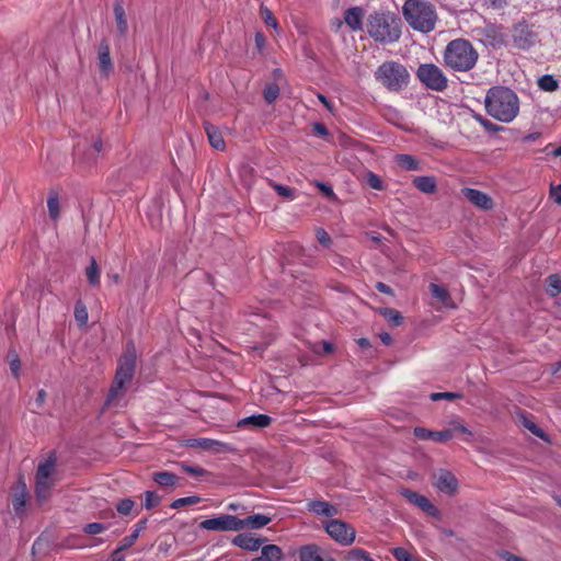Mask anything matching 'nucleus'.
<instances>
[{"label": "nucleus", "instance_id": "nucleus-17", "mask_svg": "<svg viewBox=\"0 0 561 561\" xmlns=\"http://www.w3.org/2000/svg\"><path fill=\"white\" fill-rule=\"evenodd\" d=\"M364 9L362 7H352L344 12V23L353 32L364 28Z\"/></svg>", "mask_w": 561, "mask_h": 561}, {"label": "nucleus", "instance_id": "nucleus-59", "mask_svg": "<svg viewBox=\"0 0 561 561\" xmlns=\"http://www.w3.org/2000/svg\"><path fill=\"white\" fill-rule=\"evenodd\" d=\"M255 45L259 50H262L265 45V36L262 33L255 34Z\"/></svg>", "mask_w": 561, "mask_h": 561}, {"label": "nucleus", "instance_id": "nucleus-30", "mask_svg": "<svg viewBox=\"0 0 561 561\" xmlns=\"http://www.w3.org/2000/svg\"><path fill=\"white\" fill-rule=\"evenodd\" d=\"M299 560L300 561H323L324 559L321 557L319 549L317 546H305L299 550Z\"/></svg>", "mask_w": 561, "mask_h": 561}, {"label": "nucleus", "instance_id": "nucleus-9", "mask_svg": "<svg viewBox=\"0 0 561 561\" xmlns=\"http://www.w3.org/2000/svg\"><path fill=\"white\" fill-rule=\"evenodd\" d=\"M199 528L213 531H240L242 530V524L241 518L229 514H222L204 519L199 523Z\"/></svg>", "mask_w": 561, "mask_h": 561}, {"label": "nucleus", "instance_id": "nucleus-20", "mask_svg": "<svg viewBox=\"0 0 561 561\" xmlns=\"http://www.w3.org/2000/svg\"><path fill=\"white\" fill-rule=\"evenodd\" d=\"M263 542H264L263 539L255 538L248 534H239L238 536H236L232 539V543L234 546L240 547L244 550H249V551L259 550L262 547Z\"/></svg>", "mask_w": 561, "mask_h": 561}, {"label": "nucleus", "instance_id": "nucleus-42", "mask_svg": "<svg viewBox=\"0 0 561 561\" xmlns=\"http://www.w3.org/2000/svg\"><path fill=\"white\" fill-rule=\"evenodd\" d=\"M366 182L374 190L381 191V190L385 188V185H383V182H382L381 178L379 175H377L376 173H374V172L369 171L366 174Z\"/></svg>", "mask_w": 561, "mask_h": 561}, {"label": "nucleus", "instance_id": "nucleus-61", "mask_svg": "<svg viewBox=\"0 0 561 561\" xmlns=\"http://www.w3.org/2000/svg\"><path fill=\"white\" fill-rule=\"evenodd\" d=\"M490 5L494 9H502L506 5L505 0H489Z\"/></svg>", "mask_w": 561, "mask_h": 561}, {"label": "nucleus", "instance_id": "nucleus-27", "mask_svg": "<svg viewBox=\"0 0 561 561\" xmlns=\"http://www.w3.org/2000/svg\"><path fill=\"white\" fill-rule=\"evenodd\" d=\"M271 522V517L263 514H254L241 519L242 530L245 528L260 529Z\"/></svg>", "mask_w": 561, "mask_h": 561}, {"label": "nucleus", "instance_id": "nucleus-49", "mask_svg": "<svg viewBox=\"0 0 561 561\" xmlns=\"http://www.w3.org/2000/svg\"><path fill=\"white\" fill-rule=\"evenodd\" d=\"M261 15L267 25L277 28V20L275 19L270 9H267L266 7H261Z\"/></svg>", "mask_w": 561, "mask_h": 561}, {"label": "nucleus", "instance_id": "nucleus-21", "mask_svg": "<svg viewBox=\"0 0 561 561\" xmlns=\"http://www.w3.org/2000/svg\"><path fill=\"white\" fill-rule=\"evenodd\" d=\"M99 67L103 76H108L113 70V62L110 56V46L103 41L99 47Z\"/></svg>", "mask_w": 561, "mask_h": 561}, {"label": "nucleus", "instance_id": "nucleus-40", "mask_svg": "<svg viewBox=\"0 0 561 561\" xmlns=\"http://www.w3.org/2000/svg\"><path fill=\"white\" fill-rule=\"evenodd\" d=\"M538 85L541 90L552 92L558 89V81L550 75H545L538 80Z\"/></svg>", "mask_w": 561, "mask_h": 561}, {"label": "nucleus", "instance_id": "nucleus-7", "mask_svg": "<svg viewBox=\"0 0 561 561\" xmlns=\"http://www.w3.org/2000/svg\"><path fill=\"white\" fill-rule=\"evenodd\" d=\"M56 459L48 457L39 462L35 477V492L38 501H45L55 484Z\"/></svg>", "mask_w": 561, "mask_h": 561}, {"label": "nucleus", "instance_id": "nucleus-35", "mask_svg": "<svg viewBox=\"0 0 561 561\" xmlns=\"http://www.w3.org/2000/svg\"><path fill=\"white\" fill-rule=\"evenodd\" d=\"M47 208H48L49 217L56 221L60 215V203H59V197L56 193L49 194L48 199H47Z\"/></svg>", "mask_w": 561, "mask_h": 561}, {"label": "nucleus", "instance_id": "nucleus-23", "mask_svg": "<svg viewBox=\"0 0 561 561\" xmlns=\"http://www.w3.org/2000/svg\"><path fill=\"white\" fill-rule=\"evenodd\" d=\"M261 548V554L251 561H279L283 558V551L276 545H265Z\"/></svg>", "mask_w": 561, "mask_h": 561}, {"label": "nucleus", "instance_id": "nucleus-18", "mask_svg": "<svg viewBox=\"0 0 561 561\" xmlns=\"http://www.w3.org/2000/svg\"><path fill=\"white\" fill-rule=\"evenodd\" d=\"M413 433L417 438L423 439V440L433 439L435 442L445 443L453 438L451 430L435 432V431H430L424 427H415Z\"/></svg>", "mask_w": 561, "mask_h": 561}, {"label": "nucleus", "instance_id": "nucleus-64", "mask_svg": "<svg viewBox=\"0 0 561 561\" xmlns=\"http://www.w3.org/2000/svg\"><path fill=\"white\" fill-rule=\"evenodd\" d=\"M185 470L192 474L201 476L203 474L204 470L198 467H186Z\"/></svg>", "mask_w": 561, "mask_h": 561}, {"label": "nucleus", "instance_id": "nucleus-58", "mask_svg": "<svg viewBox=\"0 0 561 561\" xmlns=\"http://www.w3.org/2000/svg\"><path fill=\"white\" fill-rule=\"evenodd\" d=\"M313 130H314V133H317L320 136H327L328 135L327 127L323 124H321V123H316L313 125Z\"/></svg>", "mask_w": 561, "mask_h": 561}, {"label": "nucleus", "instance_id": "nucleus-38", "mask_svg": "<svg viewBox=\"0 0 561 561\" xmlns=\"http://www.w3.org/2000/svg\"><path fill=\"white\" fill-rule=\"evenodd\" d=\"M430 289H431L432 295L436 299L442 301L444 305L448 306V300H449L450 296H449L448 290L444 286H440L437 284H431Z\"/></svg>", "mask_w": 561, "mask_h": 561}, {"label": "nucleus", "instance_id": "nucleus-13", "mask_svg": "<svg viewBox=\"0 0 561 561\" xmlns=\"http://www.w3.org/2000/svg\"><path fill=\"white\" fill-rule=\"evenodd\" d=\"M400 494L411 504L419 507L423 512L427 513L431 516H438V510L431 503V501L415 491L409 489H402Z\"/></svg>", "mask_w": 561, "mask_h": 561}, {"label": "nucleus", "instance_id": "nucleus-54", "mask_svg": "<svg viewBox=\"0 0 561 561\" xmlns=\"http://www.w3.org/2000/svg\"><path fill=\"white\" fill-rule=\"evenodd\" d=\"M524 426L529 430L534 435L543 437V432L533 421L524 420Z\"/></svg>", "mask_w": 561, "mask_h": 561}, {"label": "nucleus", "instance_id": "nucleus-32", "mask_svg": "<svg viewBox=\"0 0 561 561\" xmlns=\"http://www.w3.org/2000/svg\"><path fill=\"white\" fill-rule=\"evenodd\" d=\"M396 161L401 168L405 170L416 171L420 169L419 161L411 154H397Z\"/></svg>", "mask_w": 561, "mask_h": 561}, {"label": "nucleus", "instance_id": "nucleus-56", "mask_svg": "<svg viewBox=\"0 0 561 561\" xmlns=\"http://www.w3.org/2000/svg\"><path fill=\"white\" fill-rule=\"evenodd\" d=\"M20 368H21L20 359L18 357L11 359L10 369L15 377L19 376Z\"/></svg>", "mask_w": 561, "mask_h": 561}, {"label": "nucleus", "instance_id": "nucleus-5", "mask_svg": "<svg viewBox=\"0 0 561 561\" xmlns=\"http://www.w3.org/2000/svg\"><path fill=\"white\" fill-rule=\"evenodd\" d=\"M375 79L388 91L400 92L408 87L410 73L404 65L389 60L376 69Z\"/></svg>", "mask_w": 561, "mask_h": 561}, {"label": "nucleus", "instance_id": "nucleus-53", "mask_svg": "<svg viewBox=\"0 0 561 561\" xmlns=\"http://www.w3.org/2000/svg\"><path fill=\"white\" fill-rule=\"evenodd\" d=\"M458 398H461V394L456 392H434L431 394V399L433 401H438L442 399L454 400Z\"/></svg>", "mask_w": 561, "mask_h": 561}, {"label": "nucleus", "instance_id": "nucleus-39", "mask_svg": "<svg viewBox=\"0 0 561 561\" xmlns=\"http://www.w3.org/2000/svg\"><path fill=\"white\" fill-rule=\"evenodd\" d=\"M103 151V142L101 139H95L88 151L84 153L87 156V162H94L99 154Z\"/></svg>", "mask_w": 561, "mask_h": 561}, {"label": "nucleus", "instance_id": "nucleus-45", "mask_svg": "<svg viewBox=\"0 0 561 561\" xmlns=\"http://www.w3.org/2000/svg\"><path fill=\"white\" fill-rule=\"evenodd\" d=\"M107 529V526L102 523H90L83 527V531L88 535H98Z\"/></svg>", "mask_w": 561, "mask_h": 561}, {"label": "nucleus", "instance_id": "nucleus-25", "mask_svg": "<svg viewBox=\"0 0 561 561\" xmlns=\"http://www.w3.org/2000/svg\"><path fill=\"white\" fill-rule=\"evenodd\" d=\"M205 131L213 148L217 150H224L226 148L221 131L216 126L206 123Z\"/></svg>", "mask_w": 561, "mask_h": 561}, {"label": "nucleus", "instance_id": "nucleus-63", "mask_svg": "<svg viewBox=\"0 0 561 561\" xmlns=\"http://www.w3.org/2000/svg\"><path fill=\"white\" fill-rule=\"evenodd\" d=\"M318 99L330 112L333 111L331 102L323 94H318Z\"/></svg>", "mask_w": 561, "mask_h": 561}, {"label": "nucleus", "instance_id": "nucleus-47", "mask_svg": "<svg viewBox=\"0 0 561 561\" xmlns=\"http://www.w3.org/2000/svg\"><path fill=\"white\" fill-rule=\"evenodd\" d=\"M279 94V88L276 84H268L264 89V99L267 103L274 102Z\"/></svg>", "mask_w": 561, "mask_h": 561}, {"label": "nucleus", "instance_id": "nucleus-22", "mask_svg": "<svg viewBox=\"0 0 561 561\" xmlns=\"http://www.w3.org/2000/svg\"><path fill=\"white\" fill-rule=\"evenodd\" d=\"M272 423L271 416L266 414H253L247 417H243L238 422V427H255V428H264L270 426Z\"/></svg>", "mask_w": 561, "mask_h": 561}, {"label": "nucleus", "instance_id": "nucleus-57", "mask_svg": "<svg viewBox=\"0 0 561 561\" xmlns=\"http://www.w3.org/2000/svg\"><path fill=\"white\" fill-rule=\"evenodd\" d=\"M376 288L378 289V291L382 293V294H387V295H393V291L392 289L390 288V286H388L387 284L382 283V282H378L376 284Z\"/></svg>", "mask_w": 561, "mask_h": 561}, {"label": "nucleus", "instance_id": "nucleus-28", "mask_svg": "<svg viewBox=\"0 0 561 561\" xmlns=\"http://www.w3.org/2000/svg\"><path fill=\"white\" fill-rule=\"evenodd\" d=\"M114 15H115V23L117 32L121 36H125L128 31V23L126 19V13L121 3H116L114 5Z\"/></svg>", "mask_w": 561, "mask_h": 561}, {"label": "nucleus", "instance_id": "nucleus-3", "mask_svg": "<svg viewBox=\"0 0 561 561\" xmlns=\"http://www.w3.org/2000/svg\"><path fill=\"white\" fill-rule=\"evenodd\" d=\"M402 15L414 31L421 33L432 32L437 22L435 7L427 0H405Z\"/></svg>", "mask_w": 561, "mask_h": 561}, {"label": "nucleus", "instance_id": "nucleus-19", "mask_svg": "<svg viewBox=\"0 0 561 561\" xmlns=\"http://www.w3.org/2000/svg\"><path fill=\"white\" fill-rule=\"evenodd\" d=\"M146 524H147L146 519L139 520L134 526V529H133L131 534L129 536H126L125 538H123L121 540V542L118 543L117 548L114 551V554H118L119 552H122V551L130 548L131 546H134L135 542L137 541L140 533L146 528Z\"/></svg>", "mask_w": 561, "mask_h": 561}, {"label": "nucleus", "instance_id": "nucleus-12", "mask_svg": "<svg viewBox=\"0 0 561 561\" xmlns=\"http://www.w3.org/2000/svg\"><path fill=\"white\" fill-rule=\"evenodd\" d=\"M513 43L519 49H528L538 41L537 33L530 25L520 22L514 25L512 31Z\"/></svg>", "mask_w": 561, "mask_h": 561}, {"label": "nucleus", "instance_id": "nucleus-50", "mask_svg": "<svg viewBox=\"0 0 561 561\" xmlns=\"http://www.w3.org/2000/svg\"><path fill=\"white\" fill-rule=\"evenodd\" d=\"M201 501V497L199 496H187V497H181V499H178L175 500L173 503H172V507L173 508H179V507H182L184 505H188V504H197L198 502Z\"/></svg>", "mask_w": 561, "mask_h": 561}, {"label": "nucleus", "instance_id": "nucleus-26", "mask_svg": "<svg viewBox=\"0 0 561 561\" xmlns=\"http://www.w3.org/2000/svg\"><path fill=\"white\" fill-rule=\"evenodd\" d=\"M308 508L317 515L327 517H331L337 513L336 507L325 501H312L308 504Z\"/></svg>", "mask_w": 561, "mask_h": 561}, {"label": "nucleus", "instance_id": "nucleus-43", "mask_svg": "<svg viewBox=\"0 0 561 561\" xmlns=\"http://www.w3.org/2000/svg\"><path fill=\"white\" fill-rule=\"evenodd\" d=\"M393 557L397 559V561H421L416 558H413L411 553L401 547H397L392 550Z\"/></svg>", "mask_w": 561, "mask_h": 561}, {"label": "nucleus", "instance_id": "nucleus-46", "mask_svg": "<svg viewBox=\"0 0 561 561\" xmlns=\"http://www.w3.org/2000/svg\"><path fill=\"white\" fill-rule=\"evenodd\" d=\"M135 502L131 499H124L119 501L116 505V510L122 515H127L131 512Z\"/></svg>", "mask_w": 561, "mask_h": 561}, {"label": "nucleus", "instance_id": "nucleus-51", "mask_svg": "<svg viewBox=\"0 0 561 561\" xmlns=\"http://www.w3.org/2000/svg\"><path fill=\"white\" fill-rule=\"evenodd\" d=\"M274 190L277 192L278 195L287 198V199H294L295 198V192L288 186L282 185V184H273Z\"/></svg>", "mask_w": 561, "mask_h": 561}, {"label": "nucleus", "instance_id": "nucleus-52", "mask_svg": "<svg viewBox=\"0 0 561 561\" xmlns=\"http://www.w3.org/2000/svg\"><path fill=\"white\" fill-rule=\"evenodd\" d=\"M453 430L456 432H459L466 436L465 440L469 442L470 437L472 436V432L461 422L454 421L451 423Z\"/></svg>", "mask_w": 561, "mask_h": 561}, {"label": "nucleus", "instance_id": "nucleus-55", "mask_svg": "<svg viewBox=\"0 0 561 561\" xmlns=\"http://www.w3.org/2000/svg\"><path fill=\"white\" fill-rule=\"evenodd\" d=\"M550 197L558 204L561 205V184L550 186Z\"/></svg>", "mask_w": 561, "mask_h": 561}, {"label": "nucleus", "instance_id": "nucleus-10", "mask_svg": "<svg viewBox=\"0 0 561 561\" xmlns=\"http://www.w3.org/2000/svg\"><path fill=\"white\" fill-rule=\"evenodd\" d=\"M329 536L342 546H350L356 537L355 529L341 519H331L325 523Z\"/></svg>", "mask_w": 561, "mask_h": 561}, {"label": "nucleus", "instance_id": "nucleus-29", "mask_svg": "<svg viewBox=\"0 0 561 561\" xmlns=\"http://www.w3.org/2000/svg\"><path fill=\"white\" fill-rule=\"evenodd\" d=\"M413 184L417 190L426 194H433L437 188L434 176H417L413 180Z\"/></svg>", "mask_w": 561, "mask_h": 561}, {"label": "nucleus", "instance_id": "nucleus-2", "mask_svg": "<svg viewBox=\"0 0 561 561\" xmlns=\"http://www.w3.org/2000/svg\"><path fill=\"white\" fill-rule=\"evenodd\" d=\"M486 113L502 123H511L519 113L516 93L506 87H493L485 95Z\"/></svg>", "mask_w": 561, "mask_h": 561}, {"label": "nucleus", "instance_id": "nucleus-33", "mask_svg": "<svg viewBox=\"0 0 561 561\" xmlns=\"http://www.w3.org/2000/svg\"><path fill=\"white\" fill-rule=\"evenodd\" d=\"M153 480L161 486H173L179 478L172 472L161 471L153 474Z\"/></svg>", "mask_w": 561, "mask_h": 561}, {"label": "nucleus", "instance_id": "nucleus-36", "mask_svg": "<svg viewBox=\"0 0 561 561\" xmlns=\"http://www.w3.org/2000/svg\"><path fill=\"white\" fill-rule=\"evenodd\" d=\"M379 313L392 325H400L403 321L401 313L392 308H381Z\"/></svg>", "mask_w": 561, "mask_h": 561}, {"label": "nucleus", "instance_id": "nucleus-6", "mask_svg": "<svg viewBox=\"0 0 561 561\" xmlns=\"http://www.w3.org/2000/svg\"><path fill=\"white\" fill-rule=\"evenodd\" d=\"M136 367V351L134 346L126 348L123 356L119 358L113 385L107 396V403H111L119 396L123 394L124 386L129 382L135 374Z\"/></svg>", "mask_w": 561, "mask_h": 561}, {"label": "nucleus", "instance_id": "nucleus-41", "mask_svg": "<svg viewBox=\"0 0 561 561\" xmlns=\"http://www.w3.org/2000/svg\"><path fill=\"white\" fill-rule=\"evenodd\" d=\"M75 318L79 325H85L88 322V310L82 301H77L75 306Z\"/></svg>", "mask_w": 561, "mask_h": 561}, {"label": "nucleus", "instance_id": "nucleus-34", "mask_svg": "<svg viewBox=\"0 0 561 561\" xmlns=\"http://www.w3.org/2000/svg\"><path fill=\"white\" fill-rule=\"evenodd\" d=\"M547 294L551 297H557L561 293V276L552 274L547 278Z\"/></svg>", "mask_w": 561, "mask_h": 561}, {"label": "nucleus", "instance_id": "nucleus-15", "mask_svg": "<svg viewBox=\"0 0 561 561\" xmlns=\"http://www.w3.org/2000/svg\"><path fill=\"white\" fill-rule=\"evenodd\" d=\"M462 195L469 202H471L473 205H476L477 207H479L481 209L489 210V209L493 208L492 198L488 194H485L479 190L466 187L462 190Z\"/></svg>", "mask_w": 561, "mask_h": 561}, {"label": "nucleus", "instance_id": "nucleus-31", "mask_svg": "<svg viewBox=\"0 0 561 561\" xmlns=\"http://www.w3.org/2000/svg\"><path fill=\"white\" fill-rule=\"evenodd\" d=\"M85 276L91 286L95 287L100 285L101 270L93 257L91 259L89 266L85 268Z\"/></svg>", "mask_w": 561, "mask_h": 561}, {"label": "nucleus", "instance_id": "nucleus-60", "mask_svg": "<svg viewBox=\"0 0 561 561\" xmlns=\"http://www.w3.org/2000/svg\"><path fill=\"white\" fill-rule=\"evenodd\" d=\"M45 400H46V392H45V390L41 389L37 392V397H36L35 403L39 408V407H42L44 404Z\"/></svg>", "mask_w": 561, "mask_h": 561}, {"label": "nucleus", "instance_id": "nucleus-62", "mask_svg": "<svg viewBox=\"0 0 561 561\" xmlns=\"http://www.w3.org/2000/svg\"><path fill=\"white\" fill-rule=\"evenodd\" d=\"M503 559L505 561H525L523 558L518 557V556H515V554H512L510 552H505L503 554Z\"/></svg>", "mask_w": 561, "mask_h": 561}, {"label": "nucleus", "instance_id": "nucleus-37", "mask_svg": "<svg viewBox=\"0 0 561 561\" xmlns=\"http://www.w3.org/2000/svg\"><path fill=\"white\" fill-rule=\"evenodd\" d=\"M347 561H375L370 554L360 548H354L347 552Z\"/></svg>", "mask_w": 561, "mask_h": 561}, {"label": "nucleus", "instance_id": "nucleus-11", "mask_svg": "<svg viewBox=\"0 0 561 561\" xmlns=\"http://www.w3.org/2000/svg\"><path fill=\"white\" fill-rule=\"evenodd\" d=\"M479 35L480 42L491 48H501L506 44L507 34L505 28L496 24H486L483 27L476 30Z\"/></svg>", "mask_w": 561, "mask_h": 561}, {"label": "nucleus", "instance_id": "nucleus-16", "mask_svg": "<svg viewBox=\"0 0 561 561\" xmlns=\"http://www.w3.org/2000/svg\"><path fill=\"white\" fill-rule=\"evenodd\" d=\"M434 485L440 492L451 495L457 491L458 481L451 472L442 470L438 472Z\"/></svg>", "mask_w": 561, "mask_h": 561}, {"label": "nucleus", "instance_id": "nucleus-14", "mask_svg": "<svg viewBox=\"0 0 561 561\" xmlns=\"http://www.w3.org/2000/svg\"><path fill=\"white\" fill-rule=\"evenodd\" d=\"M186 446L214 453H224L231 449L228 444L211 438H190L186 440Z\"/></svg>", "mask_w": 561, "mask_h": 561}, {"label": "nucleus", "instance_id": "nucleus-48", "mask_svg": "<svg viewBox=\"0 0 561 561\" xmlns=\"http://www.w3.org/2000/svg\"><path fill=\"white\" fill-rule=\"evenodd\" d=\"M316 238L319 241V243L325 248H329L332 244L331 237L323 228L316 229Z\"/></svg>", "mask_w": 561, "mask_h": 561}, {"label": "nucleus", "instance_id": "nucleus-4", "mask_svg": "<svg viewBox=\"0 0 561 561\" xmlns=\"http://www.w3.org/2000/svg\"><path fill=\"white\" fill-rule=\"evenodd\" d=\"M443 58L448 68L466 72L474 68L479 54L469 41L457 38L447 44Z\"/></svg>", "mask_w": 561, "mask_h": 561}, {"label": "nucleus", "instance_id": "nucleus-44", "mask_svg": "<svg viewBox=\"0 0 561 561\" xmlns=\"http://www.w3.org/2000/svg\"><path fill=\"white\" fill-rule=\"evenodd\" d=\"M159 503H160V496L157 495L154 492L147 491L145 493L144 506L146 510H151V508L156 507Z\"/></svg>", "mask_w": 561, "mask_h": 561}, {"label": "nucleus", "instance_id": "nucleus-1", "mask_svg": "<svg viewBox=\"0 0 561 561\" xmlns=\"http://www.w3.org/2000/svg\"><path fill=\"white\" fill-rule=\"evenodd\" d=\"M365 28L374 42L389 45L398 42L402 33V22L390 11H373L366 19Z\"/></svg>", "mask_w": 561, "mask_h": 561}, {"label": "nucleus", "instance_id": "nucleus-24", "mask_svg": "<svg viewBox=\"0 0 561 561\" xmlns=\"http://www.w3.org/2000/svg\"><path fill=\"white\" fill-rule=\"evenodd\" d=\"M27 500V490L24 481L20 479L16 484V490L12 495V506L15 512H21Z\"/></svg>", "mask_w": 561, "mask_h": 561}, {"label": "nucleus", "instance_id": "nucleus-8", "mask_svg": "<svg viewBox=\"0 0 561 561\" xmlns=\"http://www.w3.org/2000/svg\"><path fill=\"white\" fill-rule=\"evenodd\" d=\"M416 77L428 89L437 92L444 91L448 80L443 70L434 64H423L417 68Z\"/></svg>", "mask_w": 561, "mask_h": 561}]
</instances>
